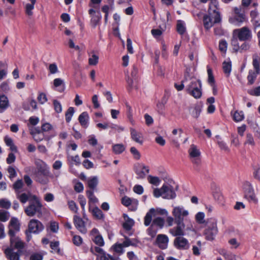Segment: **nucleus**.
<instances>
[{"label":"nucleus","instance_id":"nucleus-1","mask_svg":"<svg viewBox=\"0 0 260 260\" xmlns=\"http://www.w3.org/2000/svg\"><path fill=\"white\" fill-rule=\"evenodd\" d=\"M172 213L174 217L175 226L169 230V233L173 236H184L186 231L192 230V225L187 219L189 214L188 210L182 206H176Z\"/></svg>","mask_w":260,"mask_h":260},{"label":"nucleus","instance_id":"nucleus-2","mask_svg":"<svg viewBox=\"0 0 260 260\" xmlns=\"http://www.w3.org/2000/svg\"><path fill=\"white\" fill-rule=\"evenodd\" d=\"M217 4L216 1H211L209 4L208 14L204 16L203 24L207 30L211 28L214 24L221 21L220 14L217 7Z\"/></svg>","mask_w":260,"mask_h":260},{"label":"nucleus","instance_id":"nucleus-3","mask_svg":"<svg viewBox=\"0 0 260 260\" xmlns=\"http://www.w3.org/2000/svg\"><path fill=\"white\" fill-rule=\"evenodd\" d=\"M25 245V243L21 240L16 238L10 239V246L4 251L6 258L9 260H20Z\"/></svg>","mask_w":260,"mask_h":260},{"label":"nucleus","instance_id":"nucleus-4","mask_svg":"<svg viewBox=\"0 0 260 260\" xmlns=\"http://www.w3.org/2000/svg\"><path fill=\"white\" fill-rule=\"evenodd\" d=\"M43 209L41 199L36 196L30 201L28 205L24 209V212L28 216L32 217L37 214L40 217L42 215Z\"/></svg>","mask_w":260,"mask_h":260},{"label":"nucleus","instance_id":"nucleus-5","mask_svg":"<svg viewBox=\"0 0 260 260\" xmlns=\"http://www.w3.org/2000/svg\"><path fill=\"white\" fill-rule=\"evenodd\" d=\"M217 223V221L214 218H210L207 220L203 232V235L207 240H214L218 232Z\"/></svg>","mask_w":260,"mask_h":260},{"label":"nucleus","instance_id":"nucleus-6","mask_svg":"<svg viewBox=\"0 0 260 260\" xmlns=\"http://www.w3.org/2000/svg\"><path fill=\"white\" fill-rule=\"evenodd\" d=\"M153 195L156 198L161 197L166 199H174L176 197L174 187L169 184H164L160 188H155Z\"/></svg>","mask_w":260,"mask_h":260},{"label":"nucleus","instance_id":"nucleus-7","mask_svg":"<svg viewBox=\"0 0 260 260\" xmlns=\"http://www.w3.org/2000/svg\"><path fill=\"white\" fill-rule=\"evenodd\" d=\"M233 36L236 37L240 41L249 42L252 40V32L249 27L243 26L234 29L233 31Z\"/></svg>","mask_w":260,"mask_h":260},{"label":"nucleus","instance_id":"nucleus-8","mask_svg":"<svg viewBox=\"0 0 260 260\" xmlns=\"http://www.w3.org/2000/svg\"><path fill=\"white\" fill-rule=\"evenodd\" d=\"M234 14V16L229 19L231 23L237 26H240L244 22H247V18L242 8H235Z\"/></svg>","mask_w":260,"mask_h":260},{"label":"nucleus","instance_id":"nucleus-9","mask_svg":"<svg viewBox=\"0 0 260 260\" xmlns=\"http://www.w3.org/2000/svg\"><path fill=\"white\" fill-rule=\"evenodd\" d=\"M202 84L200 80L192 79L189 84L186 86L187 92L196 99L200 98L202 95Z\"/></svg>","mask_w":260,"mask_h":260},{"label":"nucleus","instance_id":"nucleus-10","mask_svg":"<svg viewBox=\"0 0 260 260\" xmlns=\"http://www.w3.org/2000/svg\"><path fill=\"white\" fill-rule=\"evenodd\" d=\"M188 153L191 162L197 168L198 167L201 163V152L200 150L196 146L192 144L188 150Z\"/></svg>","mask_w":260,"mask_h":260},{"label":"nucleus","instance_id":"nucleus-11","mask_svg":"<svg viewBox=\"0 0 260 260\" xmlns=\"http://www.w3.org/2000/svg\"><path fill=\"white\" fill-rule=\"evenodd\" d=\"M20 230V224L18 220L16 218H12L9 225L8 234L10 237V239L16 238V239L21 240V239L15 236V234Z\"/></svg>","mask_w":260,"mask_h":260},{"label":"nucleus","instance_id":"nucleus-12","mask_svg":"<svg viewBox=\"0 0 260 260\" xmlns=\"http://www.w3.org/2000/svg\"><path fill=\"white\" fill-rule=\"evenodd\" d=\"M244 189L245 198L249 201H253L254 202H257V199L254 192L253 187L250 182L248 181L244 182Z\"/></svg>","mask_w":260,"mask_h":260},{"label":"nucleus","instance_id":"nucleus-13","mask_svg":"<svg viewBox=\"0 0 260 260\" xmlns=\"http://www.w3.org/2000/svg\"><path fill=\"white\" fill-rule=\"evenodd\" d=\"M35 180L39 183L45 185L49 183V178L51 177L50 171L43 172H35Z\"/></svg>","mask_w":260,"mask_h":260},{"label":"nucleus","instance_id":"nucleus-14","mask_svg":"<svg viewBox=\"0 0 260 260\" xmlns=\"http://www.w3.org/2000/svg\"><path fill=\"white\" fill-rule=\"evenodd\" d=\"M28 226L29 231L34 234L39 233L44 228V225L39 220L35 219L29 221Z\"/></svg>","mask_w":260,"mask_h":260},{"label":"nucleus","instance_id":"nucleus-15","mask_svg":"<svg viewBox=\"0 0 260 260\" xmlns=\"http://www.w3.org/2000/svg\"><path fill=\"white\" fill-rule=\"evenodd\" d=\"M183 236H177L174 241L175 247L178 249H187L189 247L188 240Z\"/></svg>","mask_w":260,"mask_h":260},{"label":"nucleus","instance_id":"nucleus-16","mask_svg":"<svg viewBox=\"0 0 260 260\" xmlns=\"http://www.w3.org/2000/svg\"><path fill=\"white\" fill-rule=\"evenodd\" d=\"M17 199L23 204L29 203L37 196L32 194L30 191L23 192L22 191L16 194Z\"/></svg>","mask_w":260,"mask_h":260},{"label":"nucleus","instance_id":"nucleus-17","mask_svg":"<svg viewBox=\"0 0 260 260\" xmlns=\"http://www.w3.org/2000/svg\"><path fill=\"white\" fill-rule=\"evenodd\" d=\"M149 172V169L143 164H139L138 167L135 169V173L137 175L138 179H143L145 177L146 174Z\"/></svg>","mask_w":260,"mask_h":260},{"label":"nucleus","instance_id":"nucleus-18","mask_svg":"<svg viewBox=\"0 0 260 260\" xmlns=\"http://www.w3.org/2000/svg\"><path fill=\"white\" fill-rule=\"evenodd\" d=\"M168 242L169 239L166 235L159 234L157 236L156 243L160 248L162 249H166L168 246Z\"/></svg>","mask_w":260,"mask_h":260},{"label":"nucleus","instance_id":"nucleus-19","mask_svg":"<svg viewBox=\"0 0 260 260\" xmlns=\"http://www.w3.org/2000/svg\"><path fill=\"white\" fill-rule=\"evenodd\" d=\"M74 222L76 228L82 233H86L87 230L83 219L77 215L74 216Z\"/></svg>","mask_w":260,"mask_h":260},{"label":"nucleus","instance_id":"nucleus-20","mask_svg":"<svg viewBox=\"0 0 260 260\" xmlns=\"http://www.w3.org/2000/svg\"><path fill=\"white\" fill-rule=\"evenodd\" d=\"M130 131L132 139L136 143L142 145L143 143L142 134L133 128H131Z\"/></svg>","mask_w":260,"mask_h":260},{"label":"nucleus","instance_id":"nucleus-21","mask_svg":"<svg viewBox=\"0 0 260 260\" xmlns=\"http://www.w3.org/2000/svg\"><path fill=\"white\" fill-rule=\"evenodd\" d=\"M35 164L37 169V171L36 172H43L49 170V168L47 165L41 159H36L35 161Z\"/></svg>","mask_w":260,"mask_h":260},{"label":"nucleus","instance_id":"nucleus-22","mask_svg":"<svg viewBox=\"0 0 260 260\" xmlns=\"http://www.w3.org/2000/svg\"><path fill=\"white\" fill-rule=\"evenodd\" d=\"M201 111L202 106L198 104L194 105L189 109L190 114L195 118H198L199 117Z\"/></svg>","mask_w":260,"mask_h":260},{"label":"nucleus","instance_id":"nucleus-23","mask_svg":"<svg viewBox=\"0 0 260 260\" xmlns=\"http://www.w3.org/2000/svg\"><path fill=\"white\" fill-rule=\"evenodd\" d=\"M9 106L8 98L4 94L0 95V113L3 112Z\"/></svg>","mask_w":260,"mask_h":260},{"label":"nucleus","instance_id":"nucleus-24","mask_svg":"<svg viewBox=\"0 0 260 260\" xmlns=\"http://www.w3.org/2000/svg\"><path fill=\"white\" fill-rule=\"evenodd\" d=\"M89 119V115L86 112L82 113L79 116L78 120L80 124L83 127H87L88 126V121Z\"/></svg>","mask_w":260,"mask_h":260},{"label":"nucleus","instance_id":"nucleus-25","mask_svg":"<svg viewBox=\"0 0 260 260\" xmlns=\"http://www.w3.org/2000/svg\"><path fill=\"white\" fill-rule=\"evenodd\" d=\"M155 210L153 208L151 209L146 214L144 217V225L146 226L150 225L152 222V217L155 213Z\"/></svg>","mask_w":260,"mask_h":260},{"label":"nucleus","instance_id":"nucleus-26","mask_svg":"<svg viewBox=\"0 0 260 260\" xmlns=\"http://www.w3.org/2000/svg\"><path fill=\"white\" fill-rule=\"evenodd\" d=\"M257 72L254 70H250L249 71L248 75L247 76L248 84L252 85L254 83V81L257 77V76L259 74Z\"/></svg>","mask_w":260,"mask_h":260},{"label":"nucleus","instance_id":"nucleus-27","mask_svg":"<svg viewBox=\"0 0 260 260\" xmlns=\"http://www.w3.org/2000/svg\"><path fill=\"white\" fill-rule=\"evenodd\" d=\"M30 3L26 4L25 6V12L28 16H32L33 14L32 10L34 9V5L36 4V0H29Z\"/></svg>","mask_w":260,"mask_h":260},{"label":"nucleus","instance_id":"nucleus-28","mask_svg":"<svg viewBox=\"0 0 260 260\" xmlns=\"http://www.w3.org/2000/svg\"><path fill=\"white\" fill-rule=\"evenodd\" d=\"M91 17L90 23L91 26L95 28L96 26L99 23L101 20L102 16L99 11L97 12V14H94Z\"/></svg>","mask_w":260,"mask_h":260},{"label":"nucleus","instance_id":"nucleus-29","mask_svg":"<svg viewBox=\"0 0 260 260\" xmlns=\"http://www.w3.org/2000/svg\"><path fill=\"white\" fill-rule=\"evenodd\" d=\"M252 66L254 71L260 73V59L257 54L252 56Z\"/></svg>","mask_w":260,"mask_h":260},{"label":"nucleus","instance_id":"nucleus-30","mask_svg":"<svg viewBox=\"0 0 260 260\" xmlns=\"http://www.w3.org/2000/svg\"><path fill=\"white\" fill-rule=\"evenodd\" d=\"M89 210L91 211L93 216L98 219H102L104 218V214L102 211L97 207L93 208L91 210L90 207L89 208Z\"/></svg>","mask_w":260,"mask_h":260},{"label":"nucleus","instance_id":"nucleus-31","mask_svg":"<svg viewBox=\"0 0 260 260\" xmlns=\"http://www.w3.org/2000/svg\"><path fill=\"white\" fill-rule=\"evenodd\" d=\"M138 241L136 239H131L127 237H125V240L122 242V245L124 247L129 246H136Z\"/></svg>","mask_w":260,"mask_h":260},{"label":"nucleus","instance_id":"nucleus-32","mask_svg":"<svg viewBox=\"0 0 260 260\" xmlns=\"http://www.w3.org/2000/svg\"><path fill=\"white\" fill-rule=\"evenodd\" d=\"M177 31L180 34L183 35L186 31V27L185 26V23L183 21L178 20L177 22Z\"/></svg>","mask_w":260,"mask_h":260},{"label":"nucleus","instance_id":"nucleus-33","mask_svg":"<svg viewBox=\"0 0 260 260\" xmlns=\"http://www.w3.org/2000/svg\"><path fill=\"white\" fill-rule=\"evenodd\" d=\"M222 69L224 73L226 75L227 77H229L230 75L232 69L231 62L224 61L222 63Z\"/></svg>","mask_w":260,"mask_h":260},{"label":"nucleus","instance_id":"nucleus-34","mask_svg":"<svg viewBox=\"0 0 260 260\" xmlns=\"http://www.w3.org/2000/svg\"><path fill=\"white\" fill-rule=\"evenodd\" d=\"M24 184L21 179L17 180L13 185V188L15 190L16 194L18 192L22 191L21 189L23 186Z\"/></svg>","mask_w":260,"mask_h":260},{"label":"nucleus","instance_id":"nucleus-35","mask_svg":"<svg viewBox=\"0 0 260 260\" xmlns=\"http://www.w3.org/2000/svg\"><path fill=\"white\" fill-rule=\"evenodd\" d=\"M112 149L116 154H119L125 150V147L122 144H117L113 146Z\"/></svg>","mask_w":260,"mask_h":260},{"label":"nucleus","instance_id":"nucleus-36","mask_svg":"<svg viewBox=\"0 0 260 260\" xmlns=\"http://www.w3.org/2000/svg\"><path fill=\"white\" fill-rule=\"evenodd\" d=\"M233 120L236 122H239L244 118V115L242 111H236L233 115Z\"/></svg>","mask_w":260,"mask_h":260},{"label":"nucleus","instance_id":"nucleus-37","mask_svg":"<svg viewBox=\"0 0 260 260\" xmlns=\"http://www.w3.org/2000/svg\"><path fill=\"white\" fill-rule=\"evenodd\" d=\"M164 219L160 217H156L153 219L152 224L154 226H157L159 228L161 229L164 225Z\"/></svg>","mask_w":260,"mask_h":260},{"label":"nucleus","instance_id":"nucleus-38","mask_svg":"<svg viewBox=\"0 0 260 260\" xmlns=\"http://www.w3.org/2000/svg\"><path fill=\"white\" fill-rule=\"evenodd\" d=\"M90 251L93 254L96 255L98 257L105 252L102 248L96 246H91Z\"/></svg>","mask_w":260,"mask_h":260},{"label":"nucleus","instance_id":"nucleus-39","mask_svg":"<svg viewBox=\"0 0 260 260\" xmlns=\"http://www.w3.org/2000/svg\"><path fill=\"white\" fill-rule=\"evenodd\" d=\"M148 182L154 185L157 186L159 184L161 180L158 177L149 175L147 177Z\"/></svg>","mask_w":260,"mask_h":260},{"label":"nucleus","instance_id":"nucleus-40","mask_svg":"<svg viewBox=\"0 0 260 260\" xmlns=\"http://www.w3.org/2000/svg\"><path fill=\"white\" fill-rule=\"evenodd\" d=\"M75 112L74 108L72 107L69 108L66 112V120L67 122H70L72 119V117Z\"/></svg>","mask_w":260,"mask_h":260},{"label":"nucleus","instance_id":"nucleus-41","mask_svg":"<svg viewBox=\"0 0 260 260\" xmlns=\"http://www.w3.org/2000/svg\"><path fill=\"white\" fill-rule=\"evenodd\" d=\"M216 138L219 139V140L217 141V144H218L219 147H220V148L221 150H224V151L229 152L230 149L229 148L226 144L224 142H223V141H222L221 140V138L219 137V136H217Z\"/></svg>","mask_w":260,"mask_h":260},{"label":"nucleus","instance_id":"nucleus-42","mask_svg":"<svg viewBox=\"0 0 260 260\" xmlns=\"http://www.w3.org/2000/svg\"><path fill=\"white\" fill-rule=\"evenodd\" d=\"M208 73V82L210 85H214L215 84V79L212 73V70L211 68H207Z\"/></svg>","mask_w":260,"mask_h":260},{"label":"nucleus","instance_id":"nucleus-43","mask_svg":"<svg viewBox=\"0 0 260 260\" xmlns=\"http://www.w3.org/2000/svg\"><path fill=\"white\" fill-rule=\"evenodd\" d=\"M98 178L96 176H94L89 179L88 181V185L89 188L93 189L98 185Z\"/></svg>","mask_w":260,"mask_h":260},{"label":"nucleus","instance_id":"nucleus-44","mask_svg":"<svg viewBox=\"0 0 260 260\" xmlns=\"http://www.w3.org/2000/svg\"><path fill=\"white\" fill-rule=\"evenodd\" d=\"M202 248L201 242L199 241L197 243V245L192 246L193 254L195 255H199L200 254V250Z\"/></svg>","mask_w":260,"mask_h":260},{"label":"nucleus","instance_id":"nucleus-45","mask_svg":"<svg viewBox=\"0 0 260 260\" xmlns=\"http://www.w3.org/2000/svg\"><path fill=\"white\" fill-rule=\"evenodd\" d=\"M93 241L94 243L99 246H103L104 245V241L103 237L100 235H97L94 236Z\"/></svg>","mask_w":260,"mask_h":260},{"label":"nucleus","instance_id":"nucleus-46","mask_svg":"<svg viewBox=\"0 0 260 260\" xmlns=\"http://www.w3.org/2000/svg\"><path fill=\"white\" fill-rule=\"evenodd\" d=\"M43 254L42 252L32 253L29 256V260H43Z\"/></svg>","mask_w":260,"mask_h":260},{"label":"nucleus","instance_id":"nucleus-47","mask_svg":"<svg viewBox=\"0 0 260 260\" xmlns=\"http://www.w3.org/2000/svg\"><path fill=\"white\" fill-rule=\"evenodd\" d=\"M68 160L72 165L78 166L80 164V159L79 155H76L74 156H70L68 157Z\"/></svg>","mask_w":260,"mask_h":260},{"label":"nucleus","instance_id":"nucleus-48","mask_svg":"<svg viewBox=\"0 0 260 260\" xmlns=\"http://www.w3.org/2000/svg\"><path fill=\"white\" fill-rule=\"evenodd\" d=\"M130 152L132 154L134 158L137 160L140 159L141 154L139 151L135 147H132L130 148Z\"/></svg>","mask_w":260,"mask_h":260},{"label":"nucleus","instance_id":"nucleus-49","mask_svg":"<svg viewBox=\"0 0 260 260\" xmlns=\"http://www.w3.org/2000/svg\"><path fill=\"white\" fill-rule=\"evenodd\" d=\"M148 234L152 238H153L155 236L157 229L155 228V226L151 224L150 227L147 230Z\"/></svg>","mask_w":260,"mask_h":260},{"label":"nucleus","instance_id":"nucleus-50","mask_svg":"<svg viewBox=\"0 0 260 260\" xmlns=\"http://www.w3.org/2000/svg\"><path fill=\"white\" fill-rule=\"evenodd\" d=\"M114 250L119 254H122L124 252L123 248L124 247L122 245V243L120 244H115L113 246Z\"/></svg>","mask_w":260,"mask_h":260},{"label":"nucleus","instance_id":"nucleus-51","mask_svg":"<svg viewBox=\"0 0 260 260\" xmlns=\"http://www.w3.org/2000/svg\"><path fill=\"white\" fill-rule=\"evenodd\" d=\"M9 213L4 210H0V220L3 222H5L9 219Z\"/></svg>","mask_w":260,"mask_h":260},{"label":"nucleus","instance_id":"nucleus-52","mask_svg":"<svg viewBox=\"0 0 260 260\" xmlns=\"http://www.w3.org/2000/svg\"><path fill=\"white\" fill-rule=\"evenodd\" d=\"M238 40V39L236 37V38L233 39L231 41L233 49L235 52H238L240 50V46Z\"/></svg>","mask_w":260,"mask_h":260},{"label":"nucleus","instance_id":"nucleus-53","mask_svg":"<svg viewBox=\"0 0 260 260\" xmlns=\"http://www.w3.org/2000/svg\"><path fill=\"white\" fill-rule=\"evenodd\" d=\"M68 204L69 205V208L71 211L76 213L78 212V208L74 201H69L68 202Z\"/></svg>","mask_w":260,"mask_h":260},{"label":"nucleus","instance_id":"nucleus-54","mask_svg":"<svg viewBox=\"0 0 260 260\" xmlns=\"http://www.w3.org/2000/svg\"><path fill=\"white\" fill-rule=\"evenodd\" d=\"M213 196L215 200L221 203L223 201V196L219 190H216L213 193Z\"/></svg>","mask_w":260,"mask_h":260},{"label":"nucleus","instance_id":"nucleus-55","mask_svg":"<svg viewBox=\"0 0 260 260\" xmlns=\"http://www.w3.org/2000/svg\"><path fill=\"white\" fill-rule=\"evenodd\" d=\"M228 44L225 40H221L219 43V49L223 53H225L227 50Z\"/></svg>","mask_w":260,"mask_h":260},{"label":"nucleus","instance_id":"nucleus-56","mask_svg":"<svg viewBox=\"0 0 260 260\" xmlns=\"http://www.w3.org/2000/svg\"><path fill=\"white\" fill-rule=\"evenodd\" d=\"M99 56L95 54H93L88 59V63L91 66H95L98 63Z\"/></svg>","mask_w":260,"mask_h":260},{"label":"nucleus","instance_id":"nucleus-57","mask_svg":"<svg viewBox=\"0 0 260 260\" xmlns=\"http://www.w3.org/2000/svg\"><path fill=\"white\" fill-rule=\"evenodd\" d=\"M54 108L56 112L59 113L62 111V106L59 102L57 100L53 101Z\"/></svg>","mask_w":260,"mask_h":260},{"label":"nucleus","instance_id":"nucleus-58","mask_svg":"<svg viewBox=\"0 0 260 260\" xmlns=\"http://www.w3.org/2000/svg\"><path fill=\"white\" fill-rule=\"evenodd\" d=\"M7 170L9 174V178H10V179L12 180L14 178L16 177L17 173L14 167L12 166H9Z\"/></svg>","mask_w":260,"mask_h":260},{"label":"nucleus","instance_id":"nucleus-59","mask_svg":"<svg viewBox=\"0 0 260 260\" xmlns=\"http://www.w3.org/2000/svg\"><path fill=\"white\" fill-rule=\"evenodd\" d=\"M11 205V202L7 200L2 199L0 200V206L2 208L9 209Z\"/></svg>","mask_w":260,"mask_h":260},{"label":"nucleus","instance_id":"nucleus-60","mask_svg":"<svg viewBox=\"0 0 260 260\" xmlns=\"http://www.w3.org/2000/svg\"><path fill=\"white\" fill-rule=\"evenodd\" d=\"M134 220L132 219H129L123 224V226L125 229L129 230L134 225Z\"/></svg>","mask_w":260,"mask_h":260},{"label":"nucleus","instance_id":"nucleus-61","mask_svg":"<svg viewBox=\"0 0 260 260\" xmlns=\"http://www.w3.org/2000/svg\"><path fill=\"white\" fill-rule=\"evenodd\" d=\"M205 214L203 212H198L196 215V219L198 222L202 223L204 222Z\"/></svg>","mask_w":260,"mask_h":260},{"label":"nucleus","instance_id":"nucleus-62","mask_svg":"<svg viewBox=\"0 0 260 260\" xmlns=\"http://www.w3.org/2000/svg\"><path fill=\"white\" fill-rule=\"evenodd\" d=\"M50 230L53 233H57L58 230V224L55 221H52L50 224Z\"/></svg>","mask_w":260,"mask_h":260},{"label":"nucleus","instance_id":"nucleus-63","mask_svg":"<svg viewBox=\"0 0 260 260\" xmlns=\"http://www.w3.org/2000/svg\"><path fill=\"white\" fill-rule=\"evenodd\" d=\"M248 93L251 95L260 96V86L256 87L253 90H248Z\"/></svg>","mask_w":260,"mask_h":260},{"label":"nucleus","instance_id":"nucleus-64","mask_svg":"<svg viewBox=\"0 0 260 260\" xmlns=\"http://www.w3.org/2000/svg\"><path fill=\"white\" fill-rule=\"evenodd\" d=\"M260 164L258 165L257 167L254 169L253 172V176L255 179L260 181Z\"/></svg>","mask_w":260,"mask_h":260}]
</instances>
